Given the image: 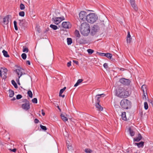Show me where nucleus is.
I'll return each instance as SVG.
<instances>
[{
  "label": "nucleus",
  "instance_id": "nucleus-42",
  "mask_svg": "<svg viewBox=\"0 0 153 153\" xmlns=\"http://www.w3.org/2000/svg\"><path fill=\"white\" fill-rule=\"evenodd\" d=\"M87 51L88 53L90 54H91L92 53L94 52V51L91 49H88L87 50Z\"/></svg>",
  "mask_w": 153,
  "mask_h": 153
},
{
  "label": "nucleus",
  "instance_id": "nucleus-14",
  "mask_svg": "<svg viewBox=\"0 0 153 153\" xmlns=\"http://www.w3.org/2000/svg\"><path fill=\"white\" fill-rule=\"evenodd\" d=\"M19 24L21 27V28L22 29L25 27V19L19 20Z\"/></svg>",
  "mask_w": 153,
  "mask_h": 153
},
{
  "label": "nucleus",
  "instance_id": "nucleus-44",
  "mask_svg": "<svg viewBox=\"0 0 153 153\" xmlns=\"http://www.w3.org/2000/svg\"><path fill=\"white\" fill-rule=\"evenodd\" d=\"M40 127L43 130L46 131L47 130V128L45 126H42V125H40Z\"/></svg>",
  "mask_w": 153,
  "mask_h": 153
},
{
  "label": "nucleus",
  "instance_id": "nucleus-57",
  "mask_svg": "<svg viewBox=\"0 0 153 153\" xmlns=\"http://www.w3.org/2000/svg\"><path fill=\"white\" fill-rule=\"evenodd\" d=\"M19 78L18 77V78H17L16 79V81L17 82L18 84L20 85V83L19 82Z\"/></svg>",
  "mask_w": 153,
  "mask_h": 153
},
{
  "label": "nucleus",
  "instance_id": "nucleus-51",
  "mask_svg": "<svg viewBox=\"0 0 153 153\" xmlns=\"http://www.w3.org/2000/svg\"><path fill=\"white\" fill-rule=\"evenodd\" d=\"M34 122L36 123H38L39 122V120L38 119L36 118L35 119Z\"/></svg>",
  "mask_w": 153,
  "mask_h": 153
},
{
  "label": "nucleus",
  "instance_id": "nucleus-29",
  "mask_svg": "<svg viewBox=\"0 0 153 153\" xmlns=\"http://www.w3.org/2000/svg\"><path fill=\"white\" fill-rule=\"evenodd\" d=\"M50 27L53 30H56L58 28V27L57 26L53 24L51 25Z\"/></svg>",
  "mask_w": 153,
  "mask_h": 153
},
{
  "label": "nucleus",
  "instance_id": "nucleus-5",
  "mask_svg": "<svg viewBox=\"0 0 153 153\" xmlns=\"http://www.w3.org/2000/svg\"><path fill=\"white\" fill-rule=\"evenodd\" d=\"M22 102L24 103L22 105V109L26 111L29 110L30 108L29 101L27 99H25L22 100Z\"/></svg>",
  "mask_w": 153,
  "mask_h": 153
},
{
  "label": "nucleus",
  "instance_id": "nucleus-28",
  "mask_svg": "<svg viewBox=\"0 0 153 153\" xmlns=\"http://www.w3.org/2000/svg\"><path fill=\"white\" fill-rule=\"evenodd\" d=\"M67 42L68 45H69L71 44L72 42V39L71 38H67Z\"/></svg>",
  "mask_w": 153,
  "mask_h": 153
},
{
  "label": "nucleus",
  "instance_id": "nucleus-8",
  "mask_svg": "<svg viewBox=\"0 0 153 153\" xmlns=\"http://www.w3.org/2000/svg\"><path fill=\"white\" fill-rule=\"evenodd\" d=\"M119 82L123 84L128 85H129L131 82V81L129 79L125 78H123L120 79Z\"/></svg>",
  "mask_w": 153,
  "mask_h": 153
},
{
  "label": "nucleus",
  "instance_id": "nucleus-36",
  "mask_svg": "<svg viewBox=\"0 0 153 153\" xmlns=\"http://www.w3.org/2000/svg\"><path fill=\"white\" fill-rule=\"evenodd\" d=\"M20 8L21 10H24L25 8V5L22 3H21L20 5Z\"/></svg>",
  "mask_w": 153,
  "mask_h": 153
},
{
  "label": "nucleus",
  "instance_id": "nucleus-13",
  "mask_svg": "<svg viewBox=\"0 0 153 153\" xmlns=\"http://www.w3.org/2000/svg\"><path fill=\"white\" fill-rule=\"evenodd\" d=\"M9 16H10L8 15L3 18V22L4 24L6 25L8 24L9 19Z\"/></svg>",
  "mask_w": 153,
  "mask_h": 153
},
{
  "label": "nucleus",
  "instance_id": "nucleus-40",
  "mask_svg": "<svg viewBox=\"0 0 153 153\" xmlns=\"http://www.w3.org/2000/svg\"><path fill=\"white\" fill-rule=\"evenodd\" d=\"M25 12L24 11H21L19 13V15L20 16H22V17H24L25 16Z\"/></svg>",
  "mask_w": 153,
  "mask_h": 153
},
{
  "label": "nucleus",
  "instance_id": "nucleus-27",
  "mask_svg": "<svg viewBox=\"0 0 153 153\" xmlns=\"http://www.w3.org/2000/svg\"><path fill=\"white\" fill-rule=\"evenodd\" d=\"M4 56L6 57H9V55L8 54L7 52V51L5 50H3L2 51Z\"/></svg>",
  "mask_w": 153,
  "mask_h": 153
},
{
  "label": "nucleus",
  "instance_id": "nucleus-58",
  "mask_svg": "<svg viewBox=\"0 0 153 153\" xmlns=\"http://www.w3.org/2000/svg\"><path fill=\"white\" fill-rule=\"evenodd\" d=\"M42 115L43 116L45 115V112L44 111L43 109L42 110Z\"/></svg>",
  "mask_w": 153,
  "mask_h": 153
},
{
  "label": "nucleus",
  "instance_id": "nucleus-31",
  "mask_svg": "<svg viewBox=\"0 0 153 153\" xmlns=\"http://www.w3.org/2000/svg\"><path fill=\"white\" fill-rule=\"evenodd\" d=\"M75 35L76 36V37H78V38L80 37V35L79 34V31L78 30H75Z\"/></svg>",
  "mask_w": 153,
  "mask_h": 153
},
{
  "label": "nucleus",
  "instance_id": "nucleus-2",
  "mask_svg": "<svg viewBox=\"0 0 153 153\" xmlns=\"http://www.w3.org/2000/svg\"><path fill=\"white\" fill-rule=\"evenodd\" d=\"M116 94L117 96L122 98H126L129 95L128 91L121 87L116 91Z\"/></svg>",
  "mask_w": 153,
  "mask_h": 153
},
{
  "label": "nucleus",
  "instance_id": "nucleus-18",
  "mask_svg": "<svg viewBox=\"0 0 153 153\" xmlns=\"http://www.w3.org/2000/svg\"><path fill=\"white\" fill-rule=\"evenodd\" d=\"M98 29V26L97 25H94L93 26V28H92L91 31L92 33H95L97 31V30Z\"/></svg>",
  "mask_w": 153,
  "mask_h": 153
},
{
  "label": "nucleus",
  "instance_id": "nucleus-63",
  "mask_svg": "<svg viewBox=\"0 0 153 153\" xmlns=\"http://www.w3.org/2000/svg\"><path fill=\"white\" fill-rule=\"evenodd\" d=\"M16 99V98L14 97H13L12 99H11V100L12 101H14Z\"/></svg>",
  "mask_w": 153,
  "mask_h": 153
},
{
  "label": "nucleus",
  "instance_id": "nucleus-23",
  "mask_svg": "<svg viewBox=\"0 0 153 153\" xmlns=\"http://www.w3.org/2000/svg\"><path fill=\"white\" fill-rule=\"evenodd\" d=\"M60 116L62 119L64 121H66L68 120V118L65 117L63 114H61Z\"/></svg>",
  "mask_w": 153,
  "mask_h": 153
},
{
  "label": "nucleus",
  "instance_id": "nucleus-15",
  "mask_svg": "<svg viewBox=\"0 0 153 153\" xmlns=\"http://www.w3.org/2000/svg\"><path fill=\"white\" fill-rule=\"evenodd\" d=\"M142 137L141 134L139 133L138 134L137 137L134 138V141L139 142L142 139Z\"/></svg>",
  "mask_w": 153,
  "mask_h": 153
},
{
  "label": "nucleus",
  "instance_id": "nucleus-45",
  "mask_svg": "<svg viewBox=\"0 0 153 153\" xmlns=\"http://www.w3.org/2000/svg\"><path fill=\"white\" fill-rule=\"evenodd\" d=\"M32 101L33 103H37V99L35 98L32 100Z\"/></svg>",
  "mask_w": 153,
  "mask_h": 153
},
{
  "label": "nucleus",
  "instance_id": "nucleus-46",
  "mask_svg": "<svg viewBox=\"0 0 153 153\" xmlns=\"http://www.w3.org/2000/svg\"><path fill=\"white\" fill-rule=\"evenodd\" d=\"M28 51L29 50L27 48H24V47H23V52H26V53H27L28 52Z\"/></svg>",
  "mask_w": 153,
  "mask_h": 153
},
{
  "label": "nucleus",
  "instance_id": "nucleus-17",
  "mask_svg": "<svg viewBox=\"0 0 153 153\" xmlns=\"http://www.w3.org/2000/svg\"><path fill=\"white\" fill-rule=\"evenodd\" d=\"M2 68L3 69V74L4 75V76L3 78L5 79L7 77V72L8 71L7 69L5 68Z\"/></svg>",
  "mask_w": 153,
  "mask_h": 153
},
{
  "label": "nucleus",
  "instance_id": "nucleus-56",
  "mask_svg": "<svg viewBox=\"0 0 153 153\" xmlns=\"http://www.w3.org/2000/svg\"><path fill=\"white\" fill-rule=\"evenodd\" d=\"M73 62L75 63V64H76V65H78L79 64V62L78 61H76V60H73Z\"/></svg>",
  "mask_w": 153,
  "mask_h": 153
},
{
  "label": "nucleus",
  "instance_id": "nucleus-20",
  "mask_svg": "<svg viewBox=\"0 0 153 153\" xmlns=\"http://www.w3.org/2000/svg\"><path fill=\"white\" fill-rule=\"evenodd\" d=\"M122 119L123 120L126 121L127 120L126 116V113L125 112H123L121 114Z\"/></svg>",
  "mask_w": 153,
  "mask_h": 153
},
{
  "label": "nucleus",
  "instance_id": "nucleus-64",
  "mask_svg": "<svg viewBox=\"0 0 153 153\" xmlns=\"http://www.w3.org/2000/svg\"><path fill=\"white\" fill-rule=\"evenodd\" d=\"M120 70L121 71H124L125 70V69L124 68H120Z\"/></svg>",
  "mask_w": 153,
  "mask_h": 153
},
{
  "label": "nucleus",
  "instance_id": "nucleus-60",
  "mask_svg": "<svg viewBox=\"0 0 153 153\" xmlns=\"http://www.w3.org/2000/svg\"><path fill=\"white\" fill-rule=\"evenodd\" d=\"M49 30V28H47V29H46L44 31V33H45L47 32Z\"/></svg>",
  "mask_w": 153,
  "mask_h": 153
},
{
  "label": "nucleus",
  "instance_id": "nucleus-11",
  "mask_svg": "<svg viewBox=\"0 0 153 153\" xmlns=\"http://www.w3.org/2000/svg\"><path fill=\"white\" fill-rule=\"evenodd\" d=\"M131 5L135 11H137L138 10V8L137 7L134 0H130Z\"/></svg>",
  "mask_w": 153,
  "mask_h": 153
},
{
  "label": "nucleus",
  "instance_id": "nucleus-50",
  "mask_svg": "<svg viewBox=\"0 0 153 153\" xmlns=\"http://www.w3.org/2000/svg\"><path fill=\"white\" fill-rule=\"evenodd\" d=\"M103 66L105 68H108V65L107 63H105L103 65Z\"/></svg>",
  "mask_w": 153,
  "mask_h": 153
},
{
  "label": "nucleus",
  "instance_id": "nucleus-25",
  "mask_svg": "<svg viewBox=\"0 0 153 153\" xmlns=\"http://www.w3.org/2000/svg\"><path fill=\"white\" fill-rule=\"evenodd\" d=\"M144 142L143 141H141L140 142L138 143L137 146L138 148H142L144 146Z\"/></svg>",
  "mask_w": 153,
  "mask_h": 153
},
{
  "label": "nucleus",
  "instance_id": "nucleus-9",
  "mask_svg": "<svg viewBox=\"0 0 153 153\" xmlns=\"http://www.w3.org/2000/svg\"><path fill=\"white\" fill-rule=\"evenodd\" d=\"M23 71L24 70L22 68L19 67L18 69H16L14 71L16 72L18 75L19 78H20L22 75L25 74V73H23Z\"/></svg>",
  "mask_w": 153,
  "mask_h": 153
},
{
  "label": "nucleus",
  "instance_id": "nucleus-30",
  "mask_svg": "<svg viewBox=\"0 0 153 153\" xmlns=\"http://www.w3.org/2000/svg\"><path fill=\"white\" fill-rule=\"evenodd\" d=\"M105 55L104 56H105L110 59H111L112 56V54L110 53H105Z\"/></svg>",
  "mask_w": 153,
  "mask_h": 153
},
{
  "label": "nucleus",
  "instance_id": "nucleus-1",
  "mask_svg": "<svg viewBox=\"0 0 153 153\" xmlns=\"http://www.w3.org/2000/svg\"><path fill=\"white\" fill-rule=\"evenodd\" d=\"M80 30L81 33L84 36L88 35L90 31L89 24L86 22L82 23L81 25Z\"/></svg>",
  "mask_w": 153,
  "mask_h": 153
},
{
  "label": "nucleus",
  "instance_id": "nucleus-32",
  "mask_svg": "<svg viewBox=\"0 0 153 153\" xmlns=\"http://www.w3.org/2000/svg\"><path fill=\"white\" fill-rule=\"evenodd\" d=\"M11 82L12 85L14 86L15 88H18V86L17 84L13 80H12L11 81Z\"/></svg>",
  "mask_w": 153,
  "mask_h": 153
},
{
  "label": "nucleus",
  "instance_id": "nucleus-22",
  "mask_svg": "<svg viewBox=\"0 0 153 153\" xmlns=\"http://www.w3.org/2000/svg\"><path fill=\"white\" fill-rule=\"evenodd\" d=\"M128 131L130 135L131 136H133L134 135L135 132L133 130L131 129V128H129L128 129Z\"/></svg>",
  "mask_w": 153,
  "mask_h": 153
},
{
  "label": "nucleus",
  "instance_id": "nucleus-53",
  "mask_svg": "<svg viewBox=\"0 0 153 153\" xmlns=\"http://www.w3.org/2000/svg\"><path fill=\"white\" fill-rule=\"evenodd\" d=\"M149 101L151 104L152 106L153 107V99L152 100H149Z\"/></svg>",
  "mask_w": 153,
  "mask_h": 153
},
{
  "label": "nucleus",
  "instance_id": "nucleus-35",
  "mask_svg": "<svg viewBox=\"0 0 153 153\" xmlns=\"http://www.w3.org/2000/svg\"><path fill=\"white\" fill-rule=\"evenodd\" d=\"M85 152L87 153H91L92 151L90 149H85Z\"/></svg>",
  "mask_w": 153,
  "mask_h": 153
},
{
  "label": "nucleus",
  "instance_id": "nucleus-41",
  "mask_svg": "<svg viewBox=\"0 0 153 153\" xmlns=\"http://www.w3.org/2000/svg\"><path fill=\"white\" fill-rule=\"evenodd\" d=\"M21 56L23 59H25L27 57V55L25 53H23L22 54Z\"/></svg>",
  "mask_w": 153,
  "mask_h": 153
},
{
  "label": "nucleus",
  "instance_id": "nucleus-16",
  "mask_svg": "<svg viewBox=\"0 0 153 153\" xmlns=\"http://www.w3.org/2000/svg\"><path fill=\"white\" fill-rule=\"evenodd\" d=\"M100 102L96 103V107L98 109V110L100 111H102L103 110V108L99 104Z\"/></svg>",
  "mask_w": 153,
  "mask_h": 153
},
{
  "label": "nucleus",
  "instance_id": "nucleus-52",
  "mask_svg": "<svg viewBox=\"0 0 153 153\" xmlns=\"http://www.w3.org/2000/svg\"><path fill=\"white\" fill-rule=\"evenodd\" d=\"M9 150H10L11 151L13 152H15L17 150V149H9Z\"/></svg>",
  "mask_w": 153,
  "mask_h": 153
},
{
  "label": "nucleus",
  "instance_id": "nucleus-38",
  "mask_svg": "<svg viewBox=\"0 0 153 153\" xmlns=\"http://www.w3.org/2000/svg\"><path fill=\"white\" fill-rule=\"evenodd\" d=\"M15 29L16 30H18V27L17 25V22L16 21H14L13 22Z\"/></svg>",
  "mask_w": 153,
  "mask_h": 153
},
{
  "label": "nucleus",
  "instance_id": "nucleus-7",
  "mask_svg": "<svg viewBox=\"0 0 153 153\" xmlns=\"http://www.w3.org/2000/svg\"><path fill=\"white\" fill-rule=\"evenodd\" d=\"M86 13L84 11H81L79 14V18L80 20L82 21H84L86 20Z\"/></svg>",
  "mask_w": 153,
  "mask_h": 153
},
{
  "label": "nucleus",
  "instance_id": "nucleus-12",
  "mask_svg": "<svg viewBox=\"0 0 153 153\" xmlns=\"http://www.w3.org/2000/svg\"><path fill=\"white\" fill-rule=\"evenodd\" d=\"M76 41L80 44H85L86 43V41L84 38L77 39Z\"/></svg>",
  "mask_w": 153,
  "mask_h": 153
},
{
  "label": "nucleus",
  "instance_id": "nucleus-24",
  "mask_svg": "<svg viewBox=\"0 0 153 153\" xmlns=\"http://www.w3.org/2000/svg\"><path fill=\"white\" fill-rule=\"evenodd\" d=\"M9 97H12L14 94V91L10 89L9 90Z\"/></svg>",
  "mask_w": 153,
  "mask_h": 153
},
{
  "label": "nucleus",
  "instance_id": "nucleus-62",
  "mask_svg": "<svg viewBox=\"0 0 153 153\" xmlns=\"http://www.w3.org/2000/svg\"><path fill=\"white\" fill-rule=\"evenodd\" d=\"M2 72L1 70H0V76L1 77H2Z\"/></svg>",
  "mask_w": 153,
  "mask_h": 153
},
{
  "label": "nucleus",
  "instance_id": "nucleus-21",
  "mask_svg": "<svg viewBox=\"0 0 153 153\" xmlns=\"http://www.w3.org/2000/svg\"><path fill=\"white\" fill-rule=\"evenodd\" d=\"M146 88L147 86L145 85H143L142 86L141 89L143 92V93H144L145 92H146H146L147 90Z\"/></svg>",
  "mask_w": 153,
  "mask_h": 153
},
{
  "label": "nucleus",
  "instance_id": "nucleus-34",
  "mask_svg": "<svg viewBox=\"0 0 153 153\" xmlns=\"http://www.w3.org/2000/svg\"><path fill=\"white\" fill-rule=\"evenodd\" d=\"M27 94L30 98H32L33 97V94L31 91L30 90L28 91L27 92Z\"/></svg>",
  "mask_w": 153,
  "mask_h": 153
},
{
  "label": "nucleus",
  "instance_id": "nucleus-47",
  "mask_svg": "<svg viewBox=\"0 0 153 153\" xmlns=\"http://www.w3.org/2000/svg\"><path fill=\"white\" fill-rule=\"evenodd\" d=\"M22 97V96L20 94H18L16 96V99L19 100L21 99Z\"/></svg>",
  "mask_w": 153,
  "mask_h": 153
},
{
  "label": "nucleus",
  "instance_id": "nucleus-55",
  "mask_svg": "<svg viewBox=\"0 0 153 153\" xmlns=\"http://www.w3.org/2000/svg\"><path fill=\"white\" fill-rule=\"evenodd\" d=\"M71 61H70L69 62H68L67 64V65L68 67H69L71 65Z\"/></svg>",
  "mask_w": 153,
  "mask_h": 153
},
{
  "label": "nucleus",
  "instance_id": "nucleus-19",
  "mask_svg": "<svg viewBox=\"0 0 153 153\" xmlns=\"http://www.w3.org/2000/svg\"><path fill=\"white\" fill-rule=\"evenodd\" d=\"M102 95H103V97L105 96V95L104 94H97L96 96V97L97 99V101L96 103L100 102V100H99L100 97H99V96H102Z\"/></svg>",
  "mask_w": 153,
  "mask_h": 153
},
{
  "label": "nucleus",
  "instance_id": "nucleus-6",
  "mask_svg": "<svg viewBox=\"0 0 153 153\" xmlns=\"http://www.w3.org/2000/svg\"><path fill=\"white\" fill-rule=\"evenodd\" d=\"M52 20L54 22V23L56 25H58L61 22L65 20V18L63 16L61 17H55L52 19Z\"/></svg>",
  "mask_w": 153,
  "mask_h": 153
},
{
  "label": "nucleus",
  "instance_id": "nucleus-54",
  "mask_svg": "<svg viewBox=\"0 0 153 153\" xmlns=\"http://www.w3.org/2000/svg\"><path fill=\"white\" fill-rule=\"evenodd\" d=\"M130 37H131V36L130 35V32L129 31H128V34L127 36V38H129Z\"/></svg>",
  "mask_w": 153,
  "mask_h": 153
},
{
  "label": "nucleus",
  "instance_id": "nucleus-49",
  "mask_svg": "<svg viewBox=\"0 0 153 153\" xmlns=\"http://www.w3.org/2000/svg\"><path fill=\"white\" fill-rule=\"evenodd\" d=\"M36 29L39 33H40L41 32L40 28L38 26L36 27Z\"/></svg>",
  "mask_w": 153,
  "mask_h": 153
},
{
  "label": "nucleus",
  "instance_id": "nucleus-48",
  "mask_svg": "<svg viewBox=\"0 0 153 153\" xmlns=\"http://www.w3.org/2000/svg\"><path fill=\"white\" fill-rule=\"evenodd\" d=\"M97 53H98L99 55L101 56H104L105 53H100V52H97Z\"/></svg>",
  "mask_w": 153,
  "mask_h": 153
},
{
  "label": "nucleus",
  "instance_id": "nucleus-3",
  "mask_svg": "<svg viewBox=\"0 0 153 153\" xmlns=\"http://www.w3.org/2000/svg\"><path fill=\"white\" fill-rule=\"evenodd\" d=\"M131 102L129 100L123 99L121 100L120 105L121 107L125 109H128L131 106Z\"/></svg>",
  "mask_w": 153,
  "mask_h": 153
},
{
  "label": "nucleus",
  "instance_id": "nucleus-43",
  "mask_svg": "<svg viewBox=\"0 0 153 153\" xmlns=\"http://www.w3.org/2000/svg\"><path fill=\"white\" fill-rule=\"evenodd\" d=\"M67 148L69 150H71L72 149V147L71 145H70L67 142Z\"/></svg>",
  "mask_w": 153,
  "mask_h": 153
},
{
  "label": "nucleus",
  "instance_id": "nucleus-33",
  "mask_svg": "<svg viewBox=\"0 0 153 153\" xmlns=\"http://www.w3.org/2000/svg\"><path fill=\"white\" fill-rule=\"evenodd\" d=\"M66 87H65L63 88L62 89H61L59 92V94L60 95H61V94L63 92L65 91V90L66 89Z\"/></svg>",
  "mask_w": 153,
  "mask_h": 153
},
{
  "label": "nucleus",
  "instance_id": "nucleus-59",
  "mask_svg": "<svg viewBox=\"0 0 153 153\" xmlns=\"http://www.w3.org/2000/svg\"><path fill=\"white\" fill-rule=\"evenodd\" d=\"M26 63L27 64H28L29 65H30V62L29 60H27V61H26Z\"/></svg>",
  "mask_w": 153,
  "mask_h": 153
},
{
  "label": "nucleus",
  "instance_id": "nucleus-26",
  "mask_svg": "<svg viewBox=\"0 0 153 153\" xmlns=\"http://www.w3.org/2000/svg\"><path fill=\"white\" fill-rule=\"evenodd\" d=\"M83 79H79L76 83L74 85V87H76L80 83H81Z\"/></svg>",
  "mask_w": 153,
  "mask_h": 153
},
{
  "label": "nucleus",
  "instance_id": "nucleus-61",
  "mask_svg": "<svg viewBox=\"0 0 153 153\" xmlns=\"http://www.w3.org/2000/svg\"><path fill=\"white\" fill-rule=\"evenodd\" d=\"M59 97H62V98H64L65 97V95H62V94H61V95H60V94H59Z\"/></svg>",
  "mask_w": 153,
  "mask_h": 153
},
{
  "label": "nucleus",
  "instance_id": "nucleus-4",
  "mask_svg": "<svg viewBox=\"0 0 153 153\" xmlns=\"http://www.w3.org/2000/svg\"><path fill=\"white\" fill-rule=\"evenodd\" d=\"M86 20L89 23H93L95 22L97 19V17L93 13H90L86 17Z\"/></svg>",
  "mask_w": 153,
  "mask_h": 153
},
{
  "label": "nucleus",
  "instance_id": "nucleus-39",
  "mask_svg": "<svg viewBox=\"0 0 153 153\" xmlns=\"http://www.w3.org/2000/svg\"><path fill=\"white\" fill-rule=\"evenodd\" d=\"M132 40L131 37H130L129 38H126V41L127 43H130L131 40Z\"/></svg>",
  "mask_w": 153,
  "mask_h": 153
},
{
  "label": "nucleus",
  "instance_id": "nucleus-10",
  "mask_svg": "<svg viewBox=\"0 0 153 153\" xmlns=\"http://www.w3.org/2000/svg\"><path fill=\"white\" fill-rule=\"evenodd\" d=\"M62 27L65 28L69 29L71 27V25L69 22H63L62 24Z\"/></svg>",
  "mask_w": 153,
  "mask_h": 153
},
{
  "label": "nucleus",
  "instance_id": "nucleus-37",
  "mask_svg": "<svg viewBox=\"0 0 153 153\" xmlns=\"http://www.w3.org/2000/svg\"><path fill=\"white\" fill-rule=\"evenodd\" d=\"M144 107L146 110H147L149 107L148 104L146 102L144 103Z\"/></svg>",
  "mask_w": 153,
  "mask_h": 153
}]
</instances>
